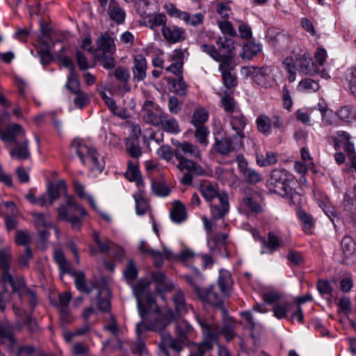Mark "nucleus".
Returning <instances> with one entry per match:
<instances>
[{"instance_id": "1", "label": "nucleus", "mask_w": 356, "mask_h": 356, "mask_svg": "<svg viewBox=\"0 0 356 356\" xmlns=\"http://www.w3.org/2000/svg\"><path fill=\"white\" fill-rule=\"evenodd\" d=\"M176 313H140L141 321L136 325L138 337L135 353L138 356L149 355L145 343L140 339L145 330L160 331L163 330L175 318Z\"/></svg>"}, {"instance_id": "2", "label": "nucleus", "mask_w": 356, "mask_h": 356, "mask_svg": "<svg viewBox=\"0 0 356 356\" xmlns=\"http://www.w3.org/2000/svg\"><path fill=\"white\" fill-rule=\"evenodd\" d=\"M174 154L178 161L177 168L181 171H193L197 175H202L204 170L193 161L184 156V154L195 159H201V152L199 148L188 142L178 143L174 150Z\"/></svg>"}, {"instance_id": "3", "label": "nucleus", "mask_w": 356, "mask_h": 356, "mask_svg": "<svg viewBox=\"0 0 356 356\" xmlns=\"http://www.w3.org/2000/svg\"><path fill=\"white\" fill-rule=\"evenodd\" d=\"M71 148L79 157L82 163L88 167L92 172L100 173L104 168V161L96 149L85 145L81 139L72 140Z\"/></svg>"}, {"instance_id": "4", "label": "nucleus", "mask_w": 356, "mask_h": 356, "mask_svg": "<svg viewBox=\"0 0 356 356\" xmlns=\"http://www.w3.org/2000/svg\"><path fill=\"white\" fill-rule=\"evenodd\" d=\"M197 320L202 328L203 339L200 342L192 343L190 351L194 352L198 356H204L206 353L213 349L214 343L218 341L220 331L216 325L210 324L200 316H197Z\"/></svg>"}, {"instance_id": "5", "label": "nucleus", "mask_w": 356, "mask_h": 356, "mask_svg": "<svg viewBox=\"0 0 356 356\" xmlns=\"http://www.w3.org/2000/svg\"><path fill=\"white\" fill-rule=\"evenodd\" d=\"M194 272L195 275L193 276L189 275H184L186 281L194 288L199 298L204 304H208L213 308L222 309V298L218 293L216 287L212 285L209 289H201V273L196 268H194Z\"/></svg>"}, {"instance_id": "6", "label": "nucleus", "mask_w": 356, "mask_h": 356, "mask_svg": "<svg viewBox=\"0 0 356 356\" xmlns=\"http://www.w3.org/2000/svg\"><path fill=\"white\" fill-rule=\"evenodd\" d=\"M294 182L293 177L286 170H273L268 180L270 190L281 196L291 195L292 187L291 184Z\"/></svg>"}, {"instance_id": "7", "label": "nucleus", "mask_w": 356, "mask_h": 356, "mask_svg": "<svg viewBox=\"0 0 356 356\" xmlns=\"http://www.w3.org/2000/svg\"><path fill=\"white\" fill-rule=\"evenodd\" d=\"M149 285L148 280H141L133 287L139 312H160L154 297L149 293Z\"/></svg>"}, {"instance_id": "8", "label": "nucleus", "mask_w": 356, "mask_h": 356, "mask_svg": "<svg viewBox=\"0 0 356 356\" xmlns=\"http://www.w3.org/2000/svg\"><path fill=\"white\" fill-rule=\"evenodd\" d=\"M11 261V254L8 250L0 251V268L3 272L0 277V282L3 284H8L13 289V292H18L24 287V280L22 277L14 278L10 273V264Z\"/></svg>"}, {"instance_id": "9", "label": "nucleus", "mask_w": 356, "mask_h": 356, "mask_svg": "<svg viewBox=\"0 0 356 356\" xmlns=\"http://www.w3.org/2000/svg\"><path fill=\"white\" fill-rule=\"evenodd\" d=\"M216 42L218 48L213 44L207 43L202 44L200 46V50L209 55L214 60H219L220 54L224 50L229 52L234 49V42L230 38L218 37Z\"/></svg>"}, {"instance_id": "10", "label": "nucleus", "mask_w": 356, "mask_h": 356, "mask_svg": "<svg viewBox=\"0 0 356 356\" xmlns=\"http://www.w3.org/2000/svg\"><path fill=\"white\" fill-rule=\"evenodd\" d=\"M143 120L148 124L159 127L165 118V113L163 112L161 108L151 100H145L142 106Z\"/></svg>"}, {"instance_id": "11", "label": "nucleus", "mask_w": 356, "mask_h": 356, "mask_svg": "<svg viewBox=\"0 0 356 356\" xmlns=\"http://www.w3.org/2000/svg\"><path fill=\"white\" fill-rule=\"evenodd\" d=\"M0 139L5 143L6 147L27 140L25 131L17 124L8 125L5 131L0 129Z\"/></svg>"}, {"instance_id": "12", "label": "nucleus", "mask_w": 356, "mask_h": 356, "mask_svg": "<svg viewBox=\"0 0 356 356\" xmlns=\"http://www.w3.org/2000/svg\"><path fill=\"white\" fill-rule=\"evenodd\" d=\"M238 172L242 175L243 180L250 184H256L262 181V175L255 169L249 166L243 155L238 154L236 158Z\"/></svg>"}, {"instance_id": "13", "label": "nucleus", "mask_w": 356, "mask_h": 356, "mask_svg": "<svg viewBox=\"0 0 356 356\" xmlns=\"http://www.w3.org/2000/svg\"><path fill=\"white\" fill-rule=\"evenodd\" d=\"M243 70L248 74H252L254 81L263 88H270L274 83L272 76L273 69L270 67H262L261 68L243 67Z\"/></svg>"}, {"instance_id": "14", "label": "nucleus", "mask_w": 356, "mask_h": 356, "mask_svg": "<svg viewBox=\"0 0 356 356\" xmlns=\"http://www.w3.org/2000/svg\"><path fill=\"white\" fill-rule=\"evenodd\" d=\"M243 145V141H241L240 138H235L232 136L223 138L221 140H216L213 145V148L221 155H227L241 149Z\"/></svg>"}, {"instance_id": "15", "label": "nucleus", "mask_w": 356, "mask_h": 356, "mask_svg": "<svg viewBox=\"0 0 356 356\" xmlns=\"http://www.w3.org/2000/svg\"><path fill=\"white\" fill-rule=\"evenodd\" d=\"M351 135L345 131H338L335 135L330 136L327 138L329 143H332L336 150L343 147L344 151L348 154H353L355 151L353 142L351 140Z\"/></svg>"}, {"instance_id": "16", "label": "nucleus", "mask_w": 356, "mask_h": 356, "mask_svg": "<svg viewBox=\"0 0 356 356\" xmlns=\"http://www.w3.org/2000/svg\"><path fill=\"white\" fill-rule=\"evenodd\" d=\"M161 33L165 40L172 44L182 42L186 38L185 29L176 25L166 24L161 28Z\"/></svg>"}, {"instance_id": "17", "label": "nucleus", "mask_w": 356, "mask_h": 356, "mask_svg": "<svg viewBox=\"0 0 356 356\" xmlns=\"http://www.w3.org/2000/svg\"><path fill=\"white\" fill-rule=\"evenodd\" d=\"M161 337V341L159 345L160 349L159 356H163L164 350L168 351L167 347L172 348L178 353L183 350L185 341H182L179 338L177 339L172 338L169 333H162Z\"/></svg>"}, {"instance_id": "18", "label": "nucleus", "mask_w": 356, "mask_h": 356, "mask_svg": "<svg viewBox=\"0 0 356 356\" xmlns=\"http://www.w3.org/2000/svg\"><path fill=\"white\" fill-rule=\"evenodd\" d=\"M263 300L268 304L275 305L277 307V310L275 312H286L289 309V303L285 297L275 291L264 293Z\"/></svg>"}, {"instance_id": "19", "label": "nucleus", "mask_w": 356, "mask_h": 356, "mask_svg": "<svg viewBox=\"0 0 356 356\" xmlns=\"http://www.w3.org/2000/svg\"><path fill=\"white\" fill-rule=\"evenodd\" d=\"M218 201V204H211L210 206L211 214L213 219L222 218L229 209L228 195L225 193L219 196Z\"/></svg>"}, {"instance_id": "20", "label": "nucleus", "mask_w": 356, "mask_h": 356, "mask_svg": "<svg viewBox=\"0 0 356 356\" xmlns=\"http://www.w3.org/2000/svg\"><path fill=\"white\" fill-rule=\"evenodd\" d=\"M96 44L98 49L105 54L112 55L116 51L113 33L109 31L102 33L96 40Z\"/></svg>"}, {"instance_id": "21", "label": "nucleus", "mask_w": 356, "mask_h": 356, "mask_svg": "<svg viewBox=\"0 0 356 356\" xmlns=\"http://www.w3.org/2000/svg\"><path fill=\"white\" fill-rule=\"evenodd\" d=\"M67 204L69 207L68 209H67L64 205L60 206L58 209V216L59 219L63 220H68L71 217L70 216H68V213L73 211H78L81 216H85L87 215L86 209L83 207L77 205L72 197H67Z\"/></svg>"}, {"instance_id": "22", "label": "nucleus", "mask_w": 356, "mask_h": 356, "mask_svg": "<svg viewBox=\"0 0 356 356\" xmlns=\"http://www.w3.org/2000/svg\"><path fill=\"white\" fill-rule=\"evenodd\" d=\"M296 64L300 72L305 75H314L318 72V67L306 54L296 57Z\"/></svg>"}, {"instance_id": "23", "label": "nucleus", "mask_w": 356, "mask_h": 356, "mask_svg": "<svg viewBox=\"0 0 356 356\" xmlns=\"http://www.w3.org/2000/svg\"><path fill=\"white\" fill-rule=\"evenodd\" d=\"M147 64L146 58L141 54H137L134 58L132 67L133 79L135 81L145 79L147 74Z\"/></svg>"}, {"instance_id": "24", "label": "nucleus", "mask_w": 356, "mask_h": 356, "mask_svg": "<svg viewBox=\"0 0 356 356\" xmlns=\"http://www.w3.org/2000/svg\"><path fill=\"white\" fill-rule=\"evenodd\" d=\"M7 147L9 148L10 156L13 159L22 161L28 159L30 157L28 140L15 143L12 146H8Z\"/></svg>"}, {"instance_id": "25", "label": "nucleus", "mask_w": 356, "mask_h": 356, "mask_svg": "<svg viewBox=\"0 0 356 356\" xmlns=\"http://www.w3.org/2000/svg\"><path fill=\"white\" fill-rule=\"evenodd\" d=\"M230 124L232 129L236 132V134L233 136L240 138L241 141H243L245 138L243 130L247 124L246 118L239 111H236L231 116Z\"/></svg>"}, {"instance_id": "26", "label": "nucleus", "mask_w": 356, "mask_h": 356, "mask_svg": "<svg viewBox=\"0 0 356 356\" xmlns=\"http://www.w3.org/2000/svg\"><path fill=\"white\" fill-rule=\"evenodd\" d=\"M106 10L111 20L118 24L124 22L126 13L115 0L109 1Z\"/></svg>"}, {"instance_id": "27", "label": "nucleus", "mask_w": 356, "mask_h": 356, "mask_svg": "<svg viewBox=\"0 0 356 356\" xmlns=\"http://www.w3.org/2000/svg\"><path fill=\"white\" fill-rule=\"evenodd\" d=\"M200 191L207 202H211L214 198L219 200V196L223 193H220L216 184L205 182L200 186Z\"/></svg>"}, {"instance_id": "28", "label": "nucleus", "mask_w": 356, "mask_h": 356, "mask_svg": "<svg viewBox=\"0 0 356 356\" xmlns=\"http://www.w3.org/2000/svg\"><path fill=\"white\" fill-rule=\"evenodd\" d=\"M167 18L164 14H148L143 17L142 24L146 27L154 29L158 26L163 27L166 24Z\"/></svg>"}, {"instance_id": "29", "label": "nucleus", "mask_w": 356, "mask_h": 356, "mask_svg": "<svg viewBox=\"0 0 356 356\" xmlns=\"http://www.w3.org/2000/svg\"><path fill=\"white\" fill-rule=\"evenodd\" d=\"M175 330L177 338L182 341H185L193 332V327L188 322L181 318L175 321Z\"/></svg>"}, {"instance_id": "30", "label": "nucleus", "mask_w": 356, "mask_h": 356, "mask_svg": "<svg viewBox=\"0 0 356 356\" xmlns=\"http://www.w3.org/2000/svg\"><path fill=\"white\" fill-rule=\"evenodd\" d=\"M152 277L157 284L156 291L158 293L171 291L174 287V284L171 281L168 280L165 274L161 272L154 273Z\"/></svg>"}, {"instance_id": "31", "label": "nucleus", "mask_w": 356, "mask_h": 356, "mask_svg": "<svg viewBox=\"0 0 356 356\" xmlns=\"http://www.w3.org/2000/svg\"><path fill=\"white\" fill-rule=\"evenodd\" d=\"M232 51H227L224 50L220 54L219 60H216L219 63L218 71L222 72L225 71L234 70V63L233 56L231 55Z\"/></svg>"}, {"instance_id": "32", "label": "nucleus", "mask_w": 356, "mask_h": 356, "mask_svg": "<svg viewBox=\"0 0 356 356\" xmlns=\"http://www.w3.org/2000/svg\"><path fill=\"white\" fill-rule=\"evenodd\" d=\"M233 281L231 273L228 270L221 269L219 273L218 284L221 292L224 295H227L230 290Z\"/></svg>"}, {"instance_id": "33", "label": "nucleus", "mask_w": 356, "mask_h": 356, "mask_svg": "<svg viewBox=\"0 0 356 356\" xmlns=\"http://www.w3.org/2000/svg\"><path fill=\"white\" fill-rule=\"evenodd\" d=\"M124 175L129 181H136L138 186L140 189V186H143V182L140 179V173L138 162L129 161L128 162L127 170Z\"/></svg>"}, {"instance_id": "34", "label": "nucleus", "mask_w": 356, "mask_h": 356, "mask_svg": "<svg viewBox=\"0 0 356 356\" xmlns=\"http://www.w3.org/2000/svg\"><path fill=\"white\" fill-rule=\"evenodd\" d=\"M208 111L201 106L196 107L193 113L191 123L194 127L204 126V123L208 120Z\"/></svg>"}, {"instance_id": "35", "label": "nucleus", "mask_w": 356, "mask_h": 356, "mask_svg": "<svg viewBox=\"0 0 356 356\" xmlns=\"http://www.w3.org/2000/svg\"><path fill=\"white\" fill-rule=\"evenodd\" d=\"M226 238L227 235L225 234H220L215 237L209 238L207 244L210 250L214 254L220 253L222 250L225 249Z\"/></svg>"}, {"instance_id": "36", "label": "nucleus", "mask_w": 356, "mask_h": 356, "mask_svg": "<svg viewBox=\"0 0 356 356\" xmlns=\"http://www.w3.org/2000/svg\"><path fill=\"white\" fill-rule=\"evenodd\" d=\"M264 244L268 249V252L272 254L277 251L283 245V241L281 237L276 234L269 232L267 240L264 242Z\"/></svg>"}, {"instance_id": "37", "label": "nucleus", "mask_w": 356, "mask_h": 356, "mask_svg": "<svg viewBox=\"0 0 356 356\" xmlns=\"http://www.w3.org/2000/svg\"><path fill=\"white\" fill-rule=\"evenodd\" d=\"M161 125L163 131L172 134H177L179 133L180 129L179 123L176 119L170 117L167 113L165 114V118L162 119Z\"/></svg>"}, {"instance_id": "38", "label": "nucleus", "mask_w": 356, "mask_h": 356, "mask_svg": "<svg viewBox=\"0 0 356 356\" xmlns=\"http://www.w3.org/2000/svg\"><path fill=\"white\" fill-rule=\"evenodd\" d=\"M99 95L102 99L104 101V103L111 111L115 115L119 116L122 118H127L126 111L123 109L118 108L113 99L108 97L104 92L101 91Z\"/></svg>"}, {"instance_id": "39", "label": "nucleus", "mask_w": 356, "mask_h": 356, "mask_svg": "<svg viewBox=\"0 0 356 356\" xmlns=\"http://www.w3.org/2000/svg\"><path fill=\"white\" fill-rule=\"evenodd\" d=\"M261 50L260 44L253 42H246L242 48L240 54L241 57L244 60H250Z\"/></svg>"}, {"instance_id": "40", "label": "nucleus", "mask_w": 356, "mask_h": 356, "mask_svg": "<svg viewBox=\"0 0 356 356\" xmlns=\"http://www.w3.org/2000/svg\"><path fill=\"white\" fill-rule=\"evenodd\" d=\"M125 145L126 149L131 157L138 159L142 155V151L137 137L132 136L126 138Z\"/></svg>"}, {"instance_id": "41", "label": "nucleus", "mask_w": 356, "mask_h": 356, "mask_svg": "<svg viewBox=\"0 0 356 356\" xmlns=\"http://www.w3.org/2000/svg\"><path fill=\"white\" fill-rule=\"evenodd\" d=\"M240 209L244 213L248 211L259 213L261 211V207L250 196L243 197L240 203Z\"/></svg>"}, {"instance_id": "42", "label": "nucleus", "mask_w": 356, "mask_h": 356, "mask_svg": "<svg viewBox=\"0 0 356 356\" xmlns=\"http://www.w3.org/2000/svg\"><path fill=\"white\" fill-rule=\"evenodd\" d=\"M277 161V154L272 151H268L265 155L257 154L256 156V162L259 166H268L275 164Z\"/></svg>"}, {"instance_id": "43", "label": "nucleus", "mask_w": 356, "mask_h": 356, "mask_svg": "<svg viewBox=\"0 0 356 356\" xmlns=\"http://www.w3.org/2000/svg\"><path fill=\"white\" fill-rule=\"evenodd\" d=\"M74 277L76 289L81 292L90 293L92 291V288H96L95 284H92V287L87 285L86 276L81 271L74 273Z\"/></svg>"}, {"instance_id": "44", "label": "nucleus", "mask_w": 356, "mask_h": 356, "mask_svg": "<svg viewBox=\"0 0 356 356\" xmlns=\"http://www.w3.org/2000/svg\"><path fill=\"white\" fill-rule=\"evenodd\" d=\"M319 88L320 85L317 81L311 79H305L299 82L297 90L299 92L310 93L317 91Z\"/></svg>"}, {"instance_id": "45", "label": "nucleus", "mask_w": 356, "mask_h": 356, "mask_svg": "<svg viewBox=\"0 0 356 356\" xmlns=\"http://www.w3.org/2000/svg\"><path fill=\"white\" fill-rule=\"evenodd\" d=\"M33 222L38 229L41 228H49L53 226L50 216L39 212L33 213Z\"/></svg>"}, {"instance_id": "46", "label": "nucleus", "mask_w": 356, "mask_h": 356, "mask_svg": "<svg viewBox=\"0 0 356 356\" xmlns=\"http://www.w3.org/2000/svg\"><path fill=\"white\" fill-rule=\"evenodd\" d=\"M136 203V212L138 216L144 215L149 209V204L143 197L141 192L136 193L133 195Z\"/></svg>"}, {"instance_id": "47", "label": "nucleus", "mask_w": 356, "mask_h": 356, "mask_svg": "<svg viewBox=\"0 0 356 356\" xmlns=\"http://www.w3.org/2000/svg\"><path fill=\"white\" fill-rule=\"evenodd\" d=\"M170 218L175 223H181L186 219L184 206L180 202L175 204L170 211Z\"/></svg>"}, {"instance_id": "48", "label": "nucleus", "mask_w": 356, "mask_h": 356, "mask_svg": "<svg viewBox=\"0 0 356 356\" xmlns=\"http://www.w3.org/2000/svg\"><path fill=\"white\" fill-rule=\"evenodd\" d=\"M283 65L285 70L289 73L288 80L290 82H293L296 79V70L298 65L296 64V58L294 59L293 57L288 56L284 61Z\"/></svg>"}, {"instance_id": "49", "label": "nucleus", "mask_w": 356, "mask_h": 356, "mask_svg": "<svg viewBox=\"0 0 356 356\" xmlns=\"http://www.w3.org/2000/svg\"><path fill=\"white\" fill-rule=\"evenodd\" d=\"M256 124L259 132L266 135L271 134V121L267 115H259L256 120Z\"/></svg>"}, {"instance_id": "50", "label": "nucleus", "mask_w": 356, "mask_h": 356, "mask_svg": "<svg viewBox=\"0 0 356 356\" xmlns=\"http://www.w3.org/2000/svg\"><path fill=\"white\" fill-rule=\"evenodd\" d=\"M204 19V17L201 13L191 15L190 13L185 12L184 14H182L181 19L187 25L197 26L203 23Z\"/></svg>"}, {"instance_id": "51", "label": "nucleus", "mask_w": 356, "mask_h": 356, "mask_svg": "<svg viewBox=\"0 0 356 356\" xmlns=\"http://www.w3.org/2000/svg\"><path fill=\"white\" fill-rule=\"evenodd\" d=\"M54 258L58 265L60 270L64 273H69L70 271V264L66 259L63 252L61 250H56L54 252Z\"/></svg>"}, {"instance_id": "52", "label": "nucleus", "mask_w": 356, "mask_h": 356, "mask_svg": "<svg viewBox=\"0 0 356 356\" xmlns=\"http://www.w3.org/2000/svg\"><path fill=\"white\" fill-rule=\"evenodd\" d=\"M341 248L346 257L352 255L356 249L354 240L348 236H345L341 241Z\"/></svg>"}, {"instance_id": "53", "label": "nucleus", "mask_w": 356, "mask_h": 356, "mask_svg": "<svg viewBox=\"0 0 356 356\" xmlns=\"http://www.w3.org/2000/svg\"><path fill=\"white\" fill-rule=\"evenodd\" d=\"M66 88L69 90H70L73 94L82 91L80 88V84L78 80L77 75L75 73V72L72 70H71V74H70L67 78Z\"/></svg>"}, {"instance_id": "54", "label": "nucleus", "mask_w": 356, "mask_h": 356, "mask_svg": "<svg viewBox=\"0 0 356 356\" xmlns=\"http://www.w3.org/2000/svg\"><path fill=\"white\" fill-rule=\"evenodd\" d=\"M174 304L176 312L188 311L193 309L191 306L186 302L184 295L178 291L174 296Z\"/></svg>"}, {"instance_id": "55", "label": "nucleus", "mask_w": 356, "mask_h": 356, "mask_svg": "<svg viewBox=\"0 0 356 356\" xmlns=\"http://www.w3.org/2000/svg\"><path fill=\"white\" fill-rule=\"evenodd\" d=\"M220 73L223 84L227 88H232L237 85V79L234 70L225 71Z\"/></svg>"}, {"instance_id": "56", "label": "nucleus", "mask_w": 356, "mask_h": 356, "mask_svg": "<svg viewBox=\"0 0 356 356\" xmlns=\"http://www.w3.org/2000/svg\"><path fill=\"white\" fill-rule=\"evenodd\" d=\"M5 339H8L11 343L15 341L12 334V328L10 325L8 323H0V342H3ZM0 356L3 355H0Z\"/></svg>"}, {"instance_id": "57", "label": "nucleus", "mask_w": 356, "mask_h": 356, "mask_svg": "<svg viewBox=\"0 0 356 356\" xmlns=\"http://www.w3.org/2000/svg\"><path fill=\"white\" fill-rule=\"evenodd\" d=\"M196 128L195 131V137L197 140L202 145L207 146L209 143L207 140L209 131L205 126L195 127Z\"/></svg>"}, {"instance_id": "58", "label": "nucleus", "mask_w": 356, "mask_h": 356, "mask_svg": "<svg viewBox=\"0 0 356 356\" xmlns=\"http://www.w3.org/2000/svg\"><path fill=\"white\" fill-rule=\"evenodd\" d=\"M65 191L66 186L64 181H60L58 183L56 186H51L49 188L47 195L49 199V204H51L59 197L58 190Z\"/></svg>"}, {"instance_id": "59", "label": "nucleus", "mask_w": 356, "mask_h": 356, "mask_svg": "<svg viewBox=\"0 0 356 356\" xmlns=\"http://www.w3.org/2000/svg\"><path fill=\"white\" fill-rule=\"evenodd\" d=\"M74 95L73 102L76 108L81 109L90 102L88 95L83 91L74 93Z\"/></svg>"}, {"instance_id": "60", "label": "nucleus", "mask_w": 356, "mask_h": 356, "mask_svg": "<svg viewBox=\"0 0 356 356\" xmlns=\"http://www.w3.org/2000/svg\"><path fill=\"white\" fill-rule=\"evenodd\" d=\"M297 215L303 225L304 230L305 232L309 230L312 227L314 224L313 218H312V216L307 214L305 211L301 209H299L297 211Z\"/></svg>"}, {"instance_id": "61", "label": "nucleus", "mask_w": 356, "mask_h": 356, "mask_svg": "<svg viewBox=\"0 0 356 356\" xmlns=\"http://www.w3.org/2000/svg\"><path fill=\"white\" fill-rule=\"evenodd\" d=\"M210 324H215L218 326V330L220 331L219 336L222 334L225 339L227 341H230L235 337V333L234 332V325L233 323H229L228 325H225L222 329H220L218 324L216 323H210Z\"/></svg>"}, {"instance_id": "62", "label": "nucleus", "mask_w": 356, "mask_h": 356, "mask_svg": "<svg viewBox=\"0 0 356 356\" xmlns=\"http://www.w3.org/2000/svg\"><path fill=\"white\" fill-rule=\"evenodd\" d=\"M153 192L162 197H165L170 193V189L168 186L161 182H154L152 185Z\"/></svg>"}, {"instance_id": "63", "label": "nucleus", "mask_w": 356, "mask_h": 356, "mask_svg": "<svg viewBox=\"0 0 356 356\" xmlns=\"http://www.w3.org/2000/svg\"><path fill=\"white\" fill-rule=\"evenodd\" d=\"M218 25L223 34H227L230 36L236 35V31L230 22L227 20L218 21Z\"/></svg>"}, {"instance_id": "64", "label": "nucleus", "mask_w": 356, "mask_h": 356, "mask_svg": "<svg viewBox=\"0 0 356 356\" xmlns=\"http://www.w3.org/2000/svg\"><path fill=\"white\" fill-rule=\"evenodd\" d=\"M124 275L125 278L129 281H133L135 280L138 275V270L136 268V264L133 261H130L124 271Z\"/></svg>"}]
</instances>
